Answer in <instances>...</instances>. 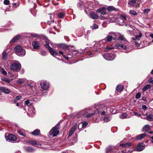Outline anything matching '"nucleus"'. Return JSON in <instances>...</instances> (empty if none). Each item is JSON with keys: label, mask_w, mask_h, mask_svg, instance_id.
Masks as SVG:
<instances>
[{"label": "nucleus", "mask_w": 153, "mask_h": 153, "mask_svg": "<svg viewBox=\"0 0 153 153\" xmlns=\"http://www.w3.org/2000/svg\"><path fill=\"white\" fill-rule=\"evenodd\" d=\"M88 10V8H85V13L87 14H88V13L87 10Z\"/></svg>", "instance_id": "obj_60"}, {"label": "nucleus", "mask_w": 153, "mask_h": 153, "mask_svg": "<svg viewBox=\"0 0 153 153\" xmlns=\"http://www.w3.org/2000/svg\"><path fill=\"white\" fill-rule=\"evenodd\" d=\"M22 97L20 96H17L16 97V99H17L18 100H19Z\"/></svg>", "instance_id": "obj_56"}, {"label": "nucleus", "mask_w": 153, "mask_h": 153, "mask_svg": "<svg viewBox=\"0 0 153 153\" xmlns=\"http://www.w3.org/2000/svg\"><path fill=\"white\" fill-rule=\"evenodd\" d=\"M1 73L4 75H6L7 74V72L3 68H2L1 69Z\"/></svg>", "instance_id": "obj_40"}, {"label": "nucleus", "mask_w": 153, "mask_h": 153, "mask_svg": "<svg viewBox=\"0 0 153 153\" xmlns=\"http://www.w3.org/2000/svg\"><path fill=\"white\" fill-rule=\"evenodd\" d=\"M114 48L113 47H107L106 48V51H108L110 50H111V49H113Z\"/></svg>", "instance_id": "obj_55"}, {"label": "nucleus", "mask_w": 153, "mask_h": 153, "mask_svg": "<svg viewBox=\"0 0 153 153\" xmlns=\"http://www.w3.org/2000/svg\"><path fill=\"white\" fill-rule=\"evenodd\" d=\"M134 115H136L138 117H140L141 116V114H139V113L136 112H133Z\"/></svg>", "instance_id": "obj_51"}, {"label": "nucleus", "mask_w": 153, "mask_h": 153, "mask_svg": "<svg viewBox=\"0 0 153 153\" xmlns=\"http://www.w3.org/2000/svg\"><path fill=\"white\" fill-rule=\"evenodd\" d=\"M141 97V93L140 92H138L136 95V98L137 99H139Z\"/></svg>", "instance_id": "obj_43"}, {"label": "nucleus", "mask_w": 153, "mask_h": 153, "mask_svg": "<svg viewBox=\"0 0 153 153\" xmlns=\"http://www.w3.org/2000/svg\"><path fill=\"white\" fill-rule=\"evenodd\" d=\"M49 51L51 54L54 56L58 55V53L52 48H50Z\"/></svg>", "instance_id": "obj_19"}, {"label": "nucleus", "mask_w": 153, "mask_h": 153, "mask_svg": "<svg viewBox=\"0 0 153 153\" xmlns=\"http://www.w3.org/2000/svg\"><path fill=\"white\" fill-rule=\"evenodd\" d=\"M120 146L124 148H128L131 146V143H120Z\"/></svg>", "instance_id": "obj_17"}, {"label": "nucleus", "mask_w": 153, "mask_h": 153, "mask_svg": "<svg viewBox=\"0 0 153 153\" xmlns=\"http://www.w3.org/2000/svg\"><path fill=\"white\" fill-rule=\"evenodd\" d=\"M18 100H17V99L16 98V99H15L14 100V103L16 102H17Z\"/></svg>", "instance_id": "obj_62"}, {"label": "nucleus", "mask_w": 153, "mask_h": 153, "mask_svg": "<svg viewBox=\"0 0 153 153\" xmlns=\"http://www.w3.org/2000/svg\"><path fill=\"white\" fill-rule=\"evenodd\" d=\"M145 148V146L141 145V143L138 144L136 150L137 151H140L143 150Z\"/></svg>", "instance_id": "obj_14"}, {"label": "nucleus", "mask_w": 153, "mask_h": 153, "mask_svg": "<svg viewBox=\"0 0 153 153\" xmlns=\"http://www.w3.org/2000/svg\"><path fill=\"white\" fill-rule=\"evenodd\" d=\"M45 43V44L44 45V46L46 48L48 49V50H49L51 48L50 46L49 45V42L47 41H46Z\"/></svg>", "instance_id": "obj_33"}, {"label": "nucleus", "mask_w": 153, "mask_h": 153, "mask_svg": "<svg viewBox=\"0 0 153 153\" xmlns=\"http://www.w3.org/2000/svg\"><path fill=\"white\" fill-rule=\"evenodd\" d=\"M18 133L21 136L25 137L26 136V135L24 134V130L23 129L19 130L18 131Z\"/></svg>", "instance_id": "obj_31"}, {"label": "nucleus", "mask_w": 153, "mask_h": 153, "mask_svg": "<svg viewBox=\"0 0 153 153\" xmlns=\"http://www.w3.org/2000/svg\"><path fill=\"white\" fill-rule=\"evenodd\" d=\"M76 127L75 126H74L70 130V131L69 134H68V137H69L71 136L72 134H73L74 132L75 131L76 129Z\"/></svg>", "instance_id": "obj_22"}, {"label": "nucleus", "mask_w": 153, "mask_h": 153, "mask_svg": "<svg viewBox=\"0 0 153 153\" xmlns=\"http://www.w3.org/2000/svg\"><path fill=\"white\" fill-rule=\"evenodd\" d=\"M7 140L9 142H14L16 141L17 138L13 134H9L7 137H5Z\"/></svg>", "instance_id": "obj_5"}, {"label": "nucleus", "mask_w": 153, "mask_h": 153, "mask_svg": "<svg viewBox=\"0 0 153 153\" xmlns=\"http://www.w3.org/2000/svg\"><path fill=\"white\" fill-rule=\"evenodd\" d=\"M17 82L20 84H22L24 83V80L22 79H19L17 81Z\"/></svg>", "instance_id": "obj_41"}, {"label": "nucleus", "mask_w": 153, "mask_h": 153, "mask_svg": "<svg viewBox=\"0 0 153 153\" xmlns=\"http://www.w3.org/2000/svg\"><path fill=\"white\" fill-rule=\"evenodd\" d=\"M97 11L98 13H100L102 15H104L106 14L105 8L104 7L97 9Z\"/></svg>", "instance_id": "obj_16"}, {"label": "nucleus", "mask_w": 153, "mask_h": 153, "mask_svg": "<svg viewBox=\"0 0 153 153\" xmlns=\"http://www.w3.org/2000/svg\"><path fill=\"white\" fill-rule=\"evenodd\" d=\"M127 115L126 113H123L122 115L120 117V118L121 119H124L127 118Z\"/></svg>", "instance_id": "obj_37"}, {"label": "nucleus", "mask_w": 153, "mask_h": 153, "mask_svg": "<svg viewBox=\"0 0 153 153\" xmlns=\"http://www.w3.org/2000/svg\"><path fill=\"white\" fill-rule=\"evenodd\" d=\"M4 3L5 5H8L10 3V1L8 0H4Z\"/></svg>", "instance_id": "obj_46"}, {"label": "nucleus", "mask_w": 153, "mask_h": 153, "mask_svg": "<svg viewBox=\"0 0 153 153\" xmlns=\"http://www.w3.org/2000/svg\"><path fill=\"white\" fill-rule=\"evenodd\" d=\"M123 88V86L122 85H118L116 88V90L118 91H121Z\"/></svg>", "instance_id": "obj_26"}, {"label": "nucleus", "mask_w": 153, "mask_h": 153, "mask_svg": "<svg viewBox=\"0 0 153 153\" xmlns=\"http://www.w3.org/2000/svg\"><path fill=\"white\" fill-rule=\"evenodd\" d=\"M65 15V14L62 12L58 14V16L59 18H62L64 17Z\"/></svg>", "instance_id": "obj_32"}, {"label": "nucleus", "mask_w": 153, "mask_h": 153, "mask_svg": "<svg viewBox=\"0 0 153 153\" xmlns=\"http://www.w3.org/2000/svg\"><path fill=\"white\" fill-rule=\"evenodd\" d=\"M112 150V148L111 146L108 147L106 149V153H108L109 151Z\"/></svg>", "instance_id": "obj_45"}, {"label": "nucleus", "mask_w": 153, "mask_h": 153, "mask_svg": "<svg viewBox=\"0 0 153 153\" xmlns=\"http://www.w3.org/2000/svg\"><path fill=\"white\" fill-rule=\"evenodd\" d=\"M121 44L117 43L115 45V47L116 48H120Z\"/></svg>", "instance_id": "obj_50"}, {"label": "nucleus", "mask_w": 153, "mask_h": 153, "mask_svg": "<svg viewBox=\"0 0 153 153\" xmlns=\"http://www.w3.org/2000/svg\"><path fill=\"white\" fill-rule=\"evenodd\" d=\"M119 39L121 41H124L125 39V38L122 36H120L119 37Z\"/></svg>", "instance_id": "obj_49"}, {"label": "nucleus", "mask_w": 153, "mask_h": 153, "mask_svg": "<svg viewBox=\"0 0 153 153\" xmlns=\"http://www.w3.org/2000/svg\"><path fill=\"white\" fill-rule=\"evenodd\" d=\"M14 50L16 54L19 56H23L25 54V51L23 49L22 47L20 45H17L15 47Z\"/></svg>", "instance_id": "obj_2"}, {"label": "nucleus", "mask_w": 153, "mask_h": 153, "mask_svg": "<svg viewBox=\"0 0 153 153\" xmlns=\"http://www.w3.org/2000/svg\"><path fill=\"white\" fill-rule=\"evenodd\" d=\"M150 36L152 38H153V33L150 34Z\"/></svg>", "instance_id": "obj_63"}, {"label": "nucleus", "mask_w": 153, "mask_h": 153, "mask_svg": "<svg viewBox=\"0 0 153 153\" xmlns=\"http://www.w3.org/2000/svg\"><path fill=\"white\" fill-rule=\"evenodd\" d=\"M87 54L89 55H90L92 54V53L91 52L89 51L88 52Z\"/></svg>", "instance_id": "obj_61"}, {"label": "nucleus", "mask_w": 153, "mask_h": 153, "mask_svg": "<svg viewBox=\"0 0 153 153\" xmlns=\"http://www.w3.org/2000/svg\"><path fill=\"white\" fill-rule=\"evenodd\" d=\"M95 108L97 109L96 113H99L101 111V109H104V110L106 109V108L104 105L99 104L95 106Z\"/></svg>", "instance_id": "obj_9"}, {"label": "nucleus", "mask_w": 153, "mask_h": 153, "mask_svg": "<svg viewBox=\"0 0 153 153\" xmlns=\"http://www.w3.org/2000/svg\"><path fill=\"white\" fill-rule=\"evenodd\" d=\"M120 48H121L123 49H126V47L124 44H121Z\"/></svg>", "instance_id": "obj_48"}, {"label": "nucleus", "mask_w": 153, "mask_h": 153, "mask_svg": "<svg viewBox=\"0 0 153 153\" xmlns=\"http://www.w3.org/2000/svg\"><path fill=\"white\" fill-rule=\"evenodd\" d=\"M108 19L111 22H114L116 19H118V18L116 15H111L109 16Z\"/></svg>", "instance_id": "obj_12"}, {"label": "nucleus", "mask_w": 153, "mask_h": 153, "mask_svg": "<svg viewBox=\"0 0 153 153\" xmlns=\"http://www.w3.org/2000/svg\"><path fill=\"white\" fill-rule=\"evenodd\" d=\"M0 90L5 94H9L10 92V90L8 88L4 87H1Z\"/></svg>", "instance_id": "obj_18"}, {"label": "nucleus", "mask_w": 153, "mask_h": 153, "mask_svg": "<svg viewBox=\"0 0 153 153\" xmlns=\"http://www.w3.org/2000/svg\"><path fill=\"white\" fill-rule=\"evenodd\" d=\"M103 120L105 122H107L109 120V119H108V118L107 117H105L104 118Z\"/></svg>", "instance_id": "obj_52"}, {"label": "nucleus", "mask_w": 153, "mask_h": 153, "mask_svg": "<svg viewBox=\"0 0 153 153\" xmlns=\"http://www.w3.org/2000/svg\"><path fill=\"white\" fill-rule=\"evenodd\" d=\"M8 54V52H7L5 51H3L2 53V58L3 59H6Z\"/></svg>", "instance_id": "obj_29"}, {"label": "nucleus", "mask_w": 153, "mask_h": 153, "mask_svg": "<svg viewBox=\"0 0 153 153\" xmlns=\"http://www.w3.org/2000/svg\"><path fill=\"white\" fill-rule=\"evenodd\" d=\"M129 13L131 15H134V16L137 15V13L134 10H131L130 11Z\"/></svg>", "instance_id": "obj_36"}, {"label": "nucleus", "mask_w": 153, "mask_h": 153, "mask_svg": "<svg viewBox=\"0 0 153 153\" xmlns=\"http://www.w3.org/2000/svg\"><path fill=\"white\" fill-rule=\"evenodd\" d=\"M106 113V112L105 110L101 112V114L103 115H104Z\"/></svg>", "instance_id": "obj_57"}, {"label": "nucleus", "mask_w": 153, "mask_h": 153, "mask_svg": "<svg viewBox=\"0 0 153 153\" xmlns=\"http://www.w3.org/2000/svg\"><path fill=\"white\" fill-rule=\"evenodd\" d=\"M142 34L140 33L139 35H136L135 37V38H132V39L134 40L135 41H139L140 39L142 37Z\"/></svg>", "instance_id": "obj_23"}, {"label": "nucleus", "mask_w": 153, "mask_h": 153, "mask_svg": "<svg viewBox=\"0 0 153 153\" xmlns=\"http://www.w3.org/2000/svg\"><path fill=\"white\" fill-rule=\"evenodd\" d=\"M47 52L44 51H41V55L43 56H45L47 54Z\"/></svg>", "instance_id": "obj_42"}, {"label": "nucleus", "mask_w": 153, "mask_h": 153, "mask_svg": "<svg viewBox=\"0 0 153 153\" xmlns=\"http://www.w3.org/2000/svg\"><path fill=\"white\" fill-rule=\"evenodd\" d=\"M126 19V16L124 14L121 15L120 17L118 18V21H120V23L123 22Z\"/></svg>", "instance_id": "obj_10"}, {"label": "nucleus", "mask_w": 153, "mask_h": 153, "mask_svg": "<svg viewBox=\"0 0 153 153\" xmlns=\"http://www.w3.org/2000/svg\"><path fill=\"white\" fill-rule=\"evenodd\" d=\"M91 27L92 29H96L98 28V26L96 24H94Z\"/></svg>", "instance_id": "obj_47"}, {"label": "nucleus", "mask_w": 153, "mask_h": 153, "mask_svg": "<svg viewBox=\"0 0 153 153\" xmlns=\"http://www.w3.org/2000/svg\"><path fill=\"white\" fill-rule=\"evenodd\" d=\"M2 80L8 83H9L10 82V79L8 78H4L2 79Z\"/></svg>", "instance_id": "obj_39"}, {"label": "nucleus", "mask_w": 153, "mask_h": 153, "mask_svg": "<svg viewBox=\"0 0 153 153\" xmlns=\"http://www.w3.org/2000/svg\"><path fill=\"white\" fill-rule=\"evenodd\" d=\"M115 54H106L104 56V57L105 59L108 60H111L113 59L115 57Z\"/></svg>", "instance_id": "obj_8"}, {"label": "nucleus", "mask_w": 153, "mask_h": 153, "mask_svg": "<svg viewBox=\"0 0 153 153\" xmlns=\"http://www.w3.org/2000/svg\"><path fill=\"white\" fill-rule=\"evenodd\" d=\"M151 128L150 126L149 125H146L143 128V131H146L150 129Z\"/></svg>", "instance_id": "obj_25"}, {"label": "nucleus", "mask_w": 153, "mask_h": 153, "mask_svg": "<svg viewBox=\"0 0 153 153\" xmlns=\"http://www.w3.org/2000/svg\"><path fill=\"white\" fill-rule=\"evenodd\" d=\"M20 36L19 35H17L16 36L13 38L10 41V43H13L15 42L16 41L19 40L20 38Z\"/></svg>", "instance_id": "obj_21"}, {"label": "nucleus", "mask_w": 153, "mask_h": 153, "mask_svg": "<svg viewBox=\"0 0 153 153\" xmlns=\"http://www.w3.org/2000/svg\"><path fill=\"white\" fill-rule=\"evenodd\" d=\"M40 132V131L39 129H37L34 130L31 133V134L35 136L38 135Z\"/></svg>", "instance_id": "obj_24"}, {"label": "nucleus", "mask_w": 153, "mask_h": 153, "mask_svg": "<svg viewBox=\"0 0 153 153\" xmlns=\"http://www.w3.org/2000/svg\"><path fill=\"white\" fill-rule=\"evenodd\" d=\"M82 127L84 128L85 127L88 125V123L86 121H83L82 122Z\"/></svg>", "instance_id": "obj_38"}, {"label": "nucleus", "mask_w": 153, "mask_h": 153, "mask_svg": "<svg viewBox=\"0 0 153 153\" xmlns=\"http://www.w3.org/2000/svg\"><path fill=\"white\" fill-rule=\"evenodd\" d=\"M29 143L32 145H38V146H40V144H37V142L35 140H30L29 141Z\"/></svg>", "instance_id": "obj_30"}, {"label": "nucleus", "mask_w": 153, "mask_h": 153, "mask_svg": "<svg viewBox=\"0 0 153 153\" xmlns=\"http://www.w3.org/2000/svg\"><path fill=\"white\" fill-rule=\"evenodd\" d=\"M114 34V33L113 32H110L107 35L105 39L100 41L98 43H95L94 44V47H95L96 46L98 48H99L101 47L100 45H101V44L102 43L103 41H104L106 42V40L108 42H111L113 38L112 36Z\"/></svg>", "instance_id": "obj_1"}, {"label": "nucleus", "mask_w": 153, "mask_h": 153, "mask_svg": "<svg viewBox=\"0 0 153 153\" xmlns=\"http://www.w3.org/2000/svg\"><path fill=\"white\" fill-rule=\"evenodd\" d=\"M97 114L96 111L93 113L88 114V112H85L82 114L85 117L87 118H90L92 117L94 114Z\"/></svg>", "instance_id": "obj_15"}, {"label": "nucleus", "mask_w": 153, "mask_h": 153, "mask_svg": "<svg viewBox=\"0 0 153 153\" xmlns=\"http://www.w3.org/2000/svg\"><path fill=\"white\" fill-rule=\"evenodd\" d=\"M60 127L59 124H57L56 126L52 128L49 132L50 135H52L53 137L56 136L59 133V131L58 129Z\"/></svg>", "instance_id": "obj_4"}, {"label": "nucleus", "mask_w": 153, "mask_h": 153, "mask_svg": "<svg viewBox=\"0 0 153 153\" xmlns=\"http://www.w3.org/2000/svg\"><path fill=\"white\" fill-rule=\"evenodd\" d=\"M40 85L41 88L44 90H46L48 89L49 88V84L47 83L46 81H43L40 82Z\"/></svg>", "instance_id": "obj_6"}, {"label": "nucleus", "mask_w": 153, "mask_h": 153, "mask_svg": "<svg viewBox=\"0 0 153 153\" xmlns=\"http://www.w3.org/2000/svg\"><path fill=\"white\" fill-rule=\"evenodd\" d=\"M138 1L136 2L135 0H131L128 3L129 6L131 7H135L136 6V4H138L140 2H142V0H137Z\"/></svg>", "instance_id": "obj_7"}, {"label": "nucleus", "mask_w": 153, "mask_h": 153, "mask_svg": "<svg viewBox=\"0 0 153 153\" xmlns=\"http://www.w3.org/2000/svg\"><path fill=\"white\" fill-rule=\"evenodd\" d=\"M150 11V9H145L143 10V12L145 14H147Z\"/></svg>", "instance_id": "obj_35"}, {"label": "nucleus", "mask_w": 153, "mask_h": 153, "mask_svg": "<svg viewBox=\"0 0 153 153\" xmlns=\"http://www.w3.org/2000/svg\"><path fill=\"white\" fill-rule=\"evenodd\" d=\"M98 16L97 14L93 11L90 13L89 17L93 19H97L98 18Z\"/></svg>", "instance_id": "obj_11"}, {"label": "nucleus", "mask_w": 153, "mask_h": 153, "mask_svg": "<svg viewBox=\"0 0 153 153\" xmlns=\"http://www.w3.org/2000/svg\"><path fill=\"white\" fill-rule=\"evenodd\" d=\"M59 53L61 54V55H62L63 56V52L62 51H59Z\"/></svg>", "instance_id": "obj_59"}, {"label": "nucleus", "mask_w": 153, "mask_h": 153, "mask_svg": "<svg viewBox=\"0 0 153 153\" xmlns=\"http://www.w3.org/2000/svg\"><path fill=\"white\" fill-rule=\"evenodd\" d=\"M146 133H144L142 134L138 135L137 136L136 138L137 140H140L144 137L146 136Z\"/></svg>", "instance_id": "obj_20"}, {"label": "nucleus", "mask_w": 153, "mask_h": 153, "mask_svg": "<svg viewBox=\"0 0 153 153\" xmlns=\"http://www.w3.org/2000/svg\"><path fill=\"white\" fill-rule=\"evenodd\" d=\"M63 56L65 59H66L67 60H68L69 59V57H68V56H65L64 55H63Z\"/></svg>", "instance_id": "obj_58"}, {"label": "nucleus", "mask_w": 153, "mask_h": 153, "mask_svg": "<svg viewBox=\"0 0 153 153\" xmlns=\"http://www.w3.org/2000/svg\"><path fill=\"white\" fill-rule=\"evenodd\" d=\"M149 133L150 134H152L153 133V131H151L149 132Z\"/></svg>", "instance_id": "obj_64"}, {"label": "nucleus", "mask_w": 153, "mask_h": 153, "mask_svg": "<svg viewBox=\"0 0 153 153\" xmlns=\"http://www.w3.org/2000/svg\"><path fill=\"white\" fill-rule=\"evenodd\" d=\"M153 115L152 114H149L146 117V120L149 121H153Z\"/></svg>", "instance_id": "obj_27"}, {"label": "nucleus", "mask_w": 153, "mask_h": 153, "mask_svg": "<svg viewBox=\"0 0 153 153\" xmlns=\"http://www.w3.org/2000/svg\"><path fill=\"white\" fill-rule=\"evenodd\" d=\"M150 88L151 85H147L143 88L142 91L143 92H145L146 91L150 89Z\"/></svg>", "instance_id": "obj_28"}, {"label": "nucleus", "mask_w": 153, "mask_h": 153, "mask_svg": "<svg viewBox=\"0 0 153 153\" xmlns=\"http://www.w3.org/2000/svg\"><path fill=\"white\" fill-rule=\"evenodd\" d=\"M142 108L143 110H146L147 109V107L146 106V105H143L142 106Z\"/></svg>", "instance_id": "obj_53"}, {"label": "nucleus", "mask_w": 153, "mask_h": 153, "mask_svg": "<svg viewBox=\"0 0 153 153\" xmlns=\"http://www.w3.org/2000/svg\"><path fill=\"white\" fill-rule=\"evenodd\" d=\"M137 41H135L134 42L135 43V45L137 47H138L140 46V44L139 43H137Z\"/></svg>", "instance_id": "obj_54"}, {"label": "nucleus", "mask_w": 153, "mask_h": 153, "mask_svg": "<svg viewBox=\"0 0 153 153\" xmlns=\"http://www.w3.org/2000/svg\"><path fill=\"white\" fill-rule=\"evenodd\" d=\"M10 68L11 70L19 71L21 68L20 63L18 61L15 62L10 66Z\"/></svg>", "instance_id": "obj_3"}, {"label": "nucleus", "mask_w": 153, "mask_h": 153, "mask_svg": "<svg viewBox=\"0 0 153 153\" xmlns=\"http://www.w3.org/2000/svg\"><path fill=\"white\" fill-rule=\"evenodd\" d=\"M32 45L34 49H38L40 47L39 42L37 41H33L32 42Z\"/></svg>", "instance_id": "obj_13"}, {"label": "nucleus", "mask_w": 153, "mask_h": 153, "mask_svg": "<svg viewBox=\"0 0 153 153\" xmlns=\"http://www.w3.org/2000/svg\"><path fill=\"white\" fill-rule=\"evenodd\" d=\"M25 105H28V106H29L31 105V104H30L29 100H27L25 102Z\"/></svg>", "instance_id": "obj_44"}, {"label": "nucleus", "mask_w": 153, "mask_h": 153, "mask_svg": "<svg viewBox=\"0 0 153 153\" xmlns=\"http://www.w3.org/2000/svg\"><path fill=\"white\" fill-rule=\"evenodd\" d=\"M107 9L108 11H111L112 10H114L115 8L113 6H110L107 8Z\"/></svg>", "instance_id": "obj_34"}]
</instances>
